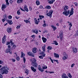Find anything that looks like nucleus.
<instances>
[{"label": "nucleus", "mask_w": 78, "mask_h": 78, "mask_svg": "<svg viewBox=\"0 0 78 78\" xmlns=\"http://www.w3.org/2000/svg\"><path fill=\"white\" fill-rule=\"evenodd\" d=\"M6 8V5L5 4H3L1 8L2 10H4V9H5V8Z\"/></svg>", "instance_id": "12"}, {"label": "nucleus", "mask_w": 78, "mask_h": 78, "mask_svg": "<svg viewBox=\"0 0 78 78\" xmlns=\"http://www.w3.org/2000/svg\"><path fill=\"white\" fill-rule=\"evenodd\" d=\"M32 50L34 53H36V52H37V48H34L32 49Z\"/></svg>", "instance_id": "10"}, {"label": "nucleus", "mask_w": 78, "mask_h": 78, "mask_svg": "<svg viewBox=\"0 0 78 78\" xmlns=\"http://www.w3.org/2000/svg\"><path fill=\"white\" fill-rule=\"evenodd\" d=\"M30 68L33 72H36V69L35 68V69H34V68L33 67V66H31L30 67Z\"/></svg>", "instance_id": "14"}, {"label": "nucleus", "mask_w": 78, "mask_h": 78, "mask_svg": "<svg viewBox=\"0 0 78 78\" xmlns=\"http://www.w3.org/2000/svg\"><path fill=\"white\" fill-rule=\"evenodd\" d=\"M69 9V7L68 6H65L64 8V11H67Z\"/></svg>", "instance_id": "16"}, {"label": "nucleus", "mask_w": 78, "mask_h": 78, "mask_svg": "<svg viewBox=\"0 0 78 78\" xmlns=\"http://www.w3.org/2000/svg\"><path fill=\"white\" fill-rule=\"evenodd\" d=\"M24 63H25V62L26 61V59L25 57H23V58Z\"/></svg>", "instance_id": "44"}, {"label": "nucleus", "mask_w": 78, "mask_h": 78, "mask_svg": "<svg viewBox=\"0 0 78 78\" xmlns=\"http://www.w3.org/2000/svg\"><path fill=\"white\" fill-rule=\"evenodd\" d=\"M17 14L18 15H20V12L19 11H18L17 12Z\"/></svg>", "instance_id": "57"}, {"label": "nucleus", "mask_w": 78, "mask_h": 78, "mask_svg": "<svg viewBox=\"0 0 78 78\" xmlns=\"http://www.w3.org/2000/svg\"><path fill=\"white\" fill-rule=\"evenodd\" d=\"M25 73H27V75H28V73H29V70L27 69H25Z\"/></svg>", "instance_id": "25"}, {"label": "nucleus", "mask_w": 78, "mask_h": 78, "mask_svg": "<svg viewBox=\"0 0 78 78\" xmlns=\"http://www.w3.org/2000/svg\"><path fill=\"white\" fill-rule=\"evenodd\" d=\"M6 36L4 35L2 38V43L3 44H5V41H6Z\"/></svg>", "instance_id": "7"}, {"label": "nucleus", "mask_w": 78, "mask_h": 78, "mask_svg": "<svg viewBox=\"0 0 78 78\" xmlns=\"http://www.w3.org/2000/svg\"><path fill=\"white\" fill-rule=\"evenodd\" d=\"M11 60H12V62H15V61H16V60L13 58H12Z\"/></svg>", "instance_id": "56"}, {"label": "nucleus", "mask_w": 78, "mask_h": 78, "mask_svg": "<svg viewBox=\"0 0 78 78\" xmlns=\"http://www.w3.org/2000/svg\"><path fill=\"white\" fill-rule=\"evenodd\" d=\"M62 78H69L68 77V76H67V75H66V74H65V73H63L62 76Z\"/></svg>", "instance_id": "9"}, {"label": "nucleus", "mask_w": 78, "mask_h": 78, "mask_svg": "<svg viewBox=\"0 0 78 78\" xmlns=\"http://www.w3.org/2000/svg\"><path fill=\"white\" fill-rule=\"evenodd\" d=\"M36 5H40V3L39 2V1H36Z\"/></svg>", "instance_id": "33"}, {"label": "nucleus", "mask_w": 78, "mask_h": 78, "mask_svg": "<svg viewBox=\"0 0 78 78\" xmlns=\"http://www.w3.org/2000/svg\"><path fill=\"white\" fill-rule=\"evenodd\" d=\"M45 9H51V6L50 5H47L45 7Z\"/></svg>", "instance_id": "20"}, {"label": "nucleus", "mask_w": 78, "mask_h": 78, "mask_svg": "<svg viewBox=\"0 0 78 78\" xmlns=\"http://www.w3.org/2000/svg\"><path fill=\"white\" fill-rule=\"evenodd\" d=\"M55 0H51V1H49L48 2V3L49 4H52L53 3V2H55Z\"/></svg>", "instance_id": "22"}, {"label": "nucleus", "mask_w": 78, "mask_h": 78, "mask_svg": "<svg viewBox=\"0 0 78 78\" xmlns=\"http://www.w3.org/2000/svg\"><path fill=\"white\" fill-rule=\"evenodd\" d=\"M53 42L54 43L55 45H58V42H57L56 41H54Z\"/></svg>", "instance_id": "35"}, {"label": "nucleus", "mask_w": 78, "mask_h": 78, "mask_svg": "<svg viewBox=\"0 0 78 78\" xmlns=\"http://www.w3.org/2000/svg\"><path fill=\"white\" fill-rule=\"evenodd\" d=\"M75 66V64L73 63V64L71 66V67L72 68L73 67V66Z\"/></svg>", "instance_id": "58"}, {"label": "nucleus", "mask_w": 78, "mask_h": 78, "mask_svg": "<svg viewBox=\"0 0 78 78\" xmlns=\"http://www.w3.org/2000/svg\"><path fill=\"white\" fill-rule=\"evenodd\" d=\"M47 33V30H45L44 31H43V33Z\"/></svg>", "instance_id": "54"}, {"label": "nucleus", "mask_w": 78, "mask_h": 78, "mask_svg": "<svg viewBox=\"0 0 78 78\" xmlns=\"http://www.w3.org/2000/svg\"><path fill=\"white\" fill-rule=\"evenodd\" d=\"M20 28V26H18L16 27V28L17 29H19V28Z\"/></svg>", "instance_id": "59"}, {"label": "nucleus", "mask_w": 78, "mask_h": 78, "mask_svg": "<svg viewBox=\"0 0 78 78\" xmlns=\"http://www.w3.org/2000/svg\"><path fill=\"white\" fill-rule=\"evenodd\" d=\"M47 68V66H43L42 67L43 69H46Z\"/></svg>", "instance_id": "41"}, {"label": "nucleus", "mask_w": 78, "mask_h": 78, "mask_svg": "<svg viewBox=\"0 0 78 78\" xmlns=\"http://www.w3.org/2000/svg\"><path fill=\"white\" fill-rule=\"evenodd\" d=\"M20 9L21 10V11H24V12H25V10H24V9H22V8H21V7L20 8Z\"/></svg>", "instance_id": "52"}, {"label": "nucleus", "mask_w": 78, "mask_h": 78, "mask_svg": "<svg viewBox=\"0 0 78 78\" xmlns=\"http://www.w3.org/2000/svg\"><path fill=\"white\" fill-rule=\"evenodd\" d=\"M8 19H12V16L9 15V16Z\"/></svg>", "instance_id": "46"}, {"label": "nucleus", "mask_w": 78, "mask_h": 78, "mask_svg": "<svg viewBox=\"0 0 78 78\" xmlns=\"http://www.w3.org/2000/svg\"><path fill=\"white\" fill-rule=\"evenodd\" d=\"M0 64H3V61H2L1 60H0Z\"/></svg>", "instance_id": "64"}, {"label": "nucleus", "mask_w": 78, "mask_h": 78, "mask_svg": "<svg viewBox=\"0 0 78 78\" xmlns=\"http://www.w3.org/2000/svg\"><path fill=\"white\" fill-rule=\"evenodd\" d=\"M73 53H76V52H77V49L76 48H73Z\"/></svg>", "instance_id": "23"}, {"label": "nucleus", "mask_w": 78, "mask_h": 78, "mask_svg": "<svg viewBox=\"0 0 78 78\" xmlns=\"http://www.w3.org/2000/svg\"><path fill=\"white\" fill-rule=\"evenodd\" d=\"M54 61H55L57 62V64H59V62H58V60H54Z\"/></svg>", "instance_id": "50"}, {"label": "nucleus", "mask_w": 78, "mask_h": 78, "mask_svg": "<svg viewBox=\"0 0 78 78\" xmlns=\"http://www.w3.org/2000/svg\"><path fill=\"white\" fill-rule=\"evenodd\" d=\"M75 6H78V4L77 3V2H76L75 3H74Z\"/></svg>", "instance_id": "49"}, {"label": "nucleus", "mask_w": 78, "mask_h": 78, "mask_svg": "<svg viewBox=\"0 0 78 78\" xmlns=\"http://www.w3.org/2000/svg\"><path fill=\"white\" fill-rule=\"evenodd\" d=\"M73 13H74V12H69V14H70V15H72L73 14Z\"/></svg>", "instance_id": "43"}, {"label": "nucleus", "mask_w": 78, "mask_h": 78, "mask_svg": "<svg viewBox=\"0 0 78 78\" xmlns=\"http://www.w3.org/2000/svg\"><path fill=\"white\" fill-rule=\"evenodd\" d=\"M38 30H34L33 31V33H35L37 34H38Z\"/></svg>", "instance_id": "30"}, {"label": "nucleus", "mask_w": 78, "mask_h": 78, "mask_svg": "<svg viewBox=\"0 0 78 78\" xmlns=\"http://www.w3.org/2000/svg\"><path fill=\"white\" fill-rule=\"evenodd\" d=\"M31 37L32 38H33V37H35L36 36H35V35H33L31 36Z\"/></svg>", "instance_id": "55"}, {"label": "nucleus", "mask_w": 78, "mask_h": 78, "mask_svg": "<svg viewBox=\"0 0 78 78\" xmlns=\"http://www.w3.org/2000/svg\"><path fill=\"white\" fill-rule=\"evenodd\" d=\"M32 65L34 66V67L36 68L37 67V63L36 62V60L34 59L32 63Z\"/></svg>", "instance_id": "2"}, {"label": "nucleus", "mask_w": 78, "mask_h": 78, "mask_svg": "<svg viewBox=\"0 0 78 78\" xmlns=\"http://www.w3.org/2000/svg\"><path fill=\"white\" fill-rule=\"evenodd\" d=\"M16 47V45L15 44H14L12 47V49H15Z\"/></svg>", "instance_id": "37"}, {"label": "nucleus", "mask_w": 78, "mask_h": 78, "mask_svg": "<svg viewBox=\"0 0 78 78\" xmlns=\"http://www.w3.org/2000/svg\"><path fill=\"white\" fill-rule=\"evenodd\" d=\"M3 67L4 69H7V66H6Z\"/></svg>", "instance_id": "51"}, {"label": "nucleus", "mask_w": 78, "mask_h": 78, "mask_svg": "<svg viewBox=\"0 0 78 78\" xmlns=\"http://www.w3.org/2000/svg\"><path fill=\"white\" fill-rule=\"evenodd\" d=\"M29 19H30V18H29L28 20H24V22H25L26 23H30V20H29Z\"/></svg>", "instance_id": "29"}, {"label": "nucleus", "mask_w": 78, "mask_h": 78, "mask_svg": "<svg viewBox=\"0 0 78 78\" xmlns=\"http://www.w3.org/2000/svg\"><path fill=\"white\" fill-rule=\"evenodd\" d=\"M67 75L69 78H71L72 77V76L71 75V74H70V73H68Z\"/></svg>", "instance_id": "34"}, {"label": "nucleus", "mask_w": 78, "mask_h": 78, "mask_svg": "<svg viewBox=\"0 0 78 78\" xmlns=\"http://www.w3.org/2000/svg\"><path fill=\"white\" fill-rule=\"evenodd\" d=\"M51 28H53L54 31H55V30H56V29L57 28L56 27H55L53 26H51Z\"/></svg>", "instance_id": "26"}, {"label": "nucleus", "mask_w": 78, "mask_h": 78, "mask_svg": "<svg viewBox=\"0 0 78 78\" xmlns=\"http://www.w3.org/2000/svg\"><path fill=\"white\" fill-rule=\"evenodd\" d=\"M7 31L8 33H11V31H12V28H8Z\"/></svg>", "instance_id": "11"}, {"label": "nucleus", "mask_w": 78, "mask_h": 78, "mask_svg": "<svg viewBox=\"0 0 78 78\" xmlns=\"http://www.w3.org/2000/svg\"><path fill=\"white\" fill-rule=\"evenodd\" d=\"M7 21L9 25H12L13 24V22H12V21L11 20H7Z\"/></svg>", "instance_id": "13"}, {"label": "nucleus", "mask_w": 78, "mask_h": 78, "mask_svg": "<svg viewBox=\"0 0 78 78\" xmlns=\"http://www.w3.org/2000/svg\"><path fill=\"white\" fill-rule=\"evenodd\" d=\"M54 54L55 58H59V54H57L56 53H54Z\"/></svg>", "instance_id": "19"}, {"label": "nucleus", "mask_w": 78, "mask_h": 78, "mask_svg": "<svg viewBox=\"0 0 78 78\" xmlns=\"http://www.w3.org/2000/svg\"><path fill=\"white\" fill-rule=\"evenodd\" d=\"M39 17L40 18V19L41 20H42V19H44V16L42 15H40L39 16Z\"/></svg>", "instance_id": "31"}, {"label": "nucleus", "mask_w": 78, "mask_h": 78, "mask_svg": "<svg viewBox=\"0 0 78 78\" xmlns=\"http://www.w3.org/2000/svg\"><path fill=\"white\" fill-rule=\"evenodd\" d=\"M39 58H40V59H43V58H44V57H42V56H39Z\"/></svg>", "instance_id": "53"}, {"label": "nucleus", "mask_w": 78, "mask_h": 78, "mask_svg": "<svg viewBox=\"0 0 78 78\" xmlns=\"http://www.w3.org/2000/svg\"><path fill=\"white\" fill-rule=\"evenodd\" d=\"M10 44V42H7V43L6 44V45H9Z\"/></svg>", "instance_id": "61"}, {"label": "nucleus", "mask_w": 78, "mask_h": 78, "mask_svg": "<svg viewBox=\"0 0 78 78\" xmlns=\"http://www.w3.org/2000/svg\"><path fill=\"white\" fill-rule=\"evenodd\" d=\"M5 2H6V5H7V6H8L9 5V3L8 2V0H6Z\"/></svg>", "instance_id": "32"}, {"label": "nucleus", "mask_w": 78, "mask_h": 78, "mask_svg": "<svg viewBox=\"0 0 78 78\" xmlns=\"http://www.w3.org/2000/svg\"><path fill=\"white\" fill-rule=\"evenodd\" d=\"M27 55L29 56H32V57H34V54L32 52H27Z\"/></svg>", "instance_id": "6"}, {"label": "nucleus", "mask_w": 78, "mask_h": 78, "mask_svg": "<svg viewBox=\"0 0 78 78\" xmlns=\"http://www.w3.org/2000/svg\"><path fill=\"white\" fill-rule=\"evenodd\" d=\"M10 43H11V45H12L14 44V43L12 42V40H11Z\"/></svg>", "instance_id": "38"}, {"label": "nucleus", "mask_w": 78, "mask_h": 78, "mask_svg": "<svg viewBox=\"0 0 78 78\" xmlns=\"http://www.w3.org/2000/svg\"><path fill=\"white\" fill-rule=\"evenodd\" d=\"M43 27H45L46 26H47V24H44L43 25Z\"/></svg>", "instance_id": "60"}, {"label": "nucleus", "mask_w": 78, "mask_h": 78, "mask_svg": "<svg viewBox=\"0 0 78 78\" xmlns=\"http://www.w3.org/2000/svg\"><path fill=\"white\" fill-rule=\"evenodd\" d=\"M38 69L41 72H44V70L42 69V68L41 67H38Z\"/></svg>", "instance_id": "27"}, {"label": "nucleus", "mask_w": 78, "mask_h": 78, "mask_svg": "<svg viewBox=\"0 0 78 78\" xmlns=\"http://www.w3.org/2000/svg\"><path fill=\"white\" fill-rule=\"evenodd\" d=\"M5 20H6V18H5L2 19V22H3V23L5 22Z\"/></svg>", "instance_id": "47"}, {"label": "nucleus", "mask_w": 78, "mask_h": 78, "mask_svg": "<svg viewBox=\"0 0 78 78\" xmlns=\"http://www.w3.org/2000/svg\"><path fill=\"white\" fill-rule=\"evenodd\" d=\"M67 57L64 56L63 58V60H65L66 59H67Z\"/></svg>", "instance_id": "48"}, {"label": "nucleus", "mask_w": 78, "mask_h": 78, "mask_svg": "<svg viewBox=\"0 0 78 78\" xmlns=\"http://www.w3.org/2000/svg\"><path fill=\"white\" fill-rule=\"evenodd\" d=\"M42 40L44 43H45L46 42V41H47V38L44 37H42Z\"/></svg>", "instance_id": "18"}, {"label": "nucleus", "mask_w": 78, "mask_h": 78, "mask_svg": "<svg viewBox=\"0 0 78 78\" xmlns=\"http://www.w3.org/2000/svg\"><path fill=\"white\" fill-rule=\"evenodd\" d=\"M24 11H25L27 12H28V8L27 7V5H25L24 7Z\"/></svg>", "instance_id": "15"}, {"label": "nucleus", "mask_w": 78, "mask_h": 78, "mask_svg": "<svg viewBox=\"0 0 78 78\" xmlns=\"http://www.w3.org/2000/svg\"><path fill=\"white\" fill-rule=\"evenodd\" d=\"M53 11L52 10L50 11L48 13H47L46 15L49 17H50V18H51L52 17V14Z\"/></svg>", "instance_id": "3"}, {"label": "nucleus", "mask_w": 78, "mask_h": 78, "mask_svg": "<svg viewBox=\"0 0 78 78\" xmlns=\"http://www.w3.org/2000/svg\"><path fill=\"white\" fill-rule=\"evenodd\" d=\"M74 10V9H73V8H72L71 9V10H70V11L71 12H74L73 11Z\"/></svg>", "instance_id": "45"}, {"label": "nucleus", "mask_w": 78, "mask_h": 78, "mask_svg": "<svg viewBox=\"0 0 78 78\" xmlns=\"http://www.w3.org/2000/svg\"><path fill=\"white\" fill-rule=\"evenodd\" d=\"M16 59L17 61H20V57H19L18 56V57H16Z\"/></svg>", "instance_id": "39"}, {"label": "nucleus", "mask_w": 78, "mask_h": 78, "mask_svg": "<svg viewBox=\"0 0 78 78\" xmlns=\"http://www.w3.org/2000/svg\"><path fill=\"white\" fill-rule=\"evenodd\" d=\"M69 25H70V27H69L70 28H71V27H72V24L71 23H69Z\"/></svg>", "instance_id": "62"}, {"label": "nucleus", "mask_w": 78, "mask_h": 78, "mask_svg": "<svg viewBox=\"0 0 78 78\" xmlns=\"http://www.w3.org/2000/svg\"><path fill=\"white\" fill-rule=\"evenodd\" d=\"M34 21H35V23L36 24H38L39 23V21H38V22L37 21V20L36 19V18L34 19Z\"/></svg>", "instance_id": "28"}, {"label": "nucleus", "mask_w": 78, "mask_h": 78, "mask_svg": "<svg viewBox=\"0 0 78 78\" xmlns=\"http://www.w3.org/2000/svg\"><path fill=\"white\" fill-rule=\"evenodd\" d=\"M48 50H51L52 49V48L50 46H48L47 48Z\"/></svg>", "instance_id": "36"}, {"label": "nucleus", "mask_w": 78, "mask_h": 78, "mask_svg": "<svg viewBox=\"0 0 78 78\" xmlns=\"http://www.w3.org/2000/svg\"><path fill=\"white\" fill-rule=\"evenodd\" d=\"M69 13H70V10H68V11H64V12H63V14L66 16H67L69 14Z\"/></svg>", "instance_id": "4"}, {"label": "nucleus", "mask_w": 78, "mask_h": 78, "mask_svg": "<svg viewBox=\"0 0 78 78\" xmlns=\"http://www.w3.org/2000/svg\"><path fill=\"white\" fill-rule=\"evenodd\" d=\"M9 71L7 69H3L1 71L0 73L2 75H4V74H7L8 73Z\"/></svg>", "instance_id": "1"}, {"label": "nucleus", "mask_w": 78, "mask_h": 78, "mask_svg": "<svg viewBox=\"0 0 78 78\" xmlns=\"http://www.w3.org/2000/svg\"><path fill=\"white\" fill-rule=\"evenodd\" d=\"M46 47V45H44V46L42 47V50L44 51H45Z\"/></svg>", "instance_id": "21"}, {"label": "nucleus", "mask_w": 78, "mask_h": 78, "mask_svg": "<svg viewBox=\"0 0 78 78\" xmlns=\"http://www.w3.org/2000/svg\"><path fill=\"white\" fill-rule=\"evenodd\" d=\"M5 52L7 53L9 52V53L12 54L11 51L10 50V48H7V49H6V50L5 51Z\"/></svg>", "instance_id": "8"}, {"label": "nucleus", "mask_w": 78, "mask_h": 78, "mask_svg": "<svg viewBox=\"0 0 78 78\" xmlns=\"http://www.w3.org/2000/svg\"><path fill=\"white\" fill-rule=\"evenodd\" d=\"M44 52L42 51L41 52L40 54L41 55H43V54H44Z\"/></svg>", "instance_id": "63"}, {"label": "nucleus", "mask_w": 78, "mask_h": 78, "mask_svg": "<svg viewBox=\"0 0 78 78\" xmlns=\"http://www.w3.org/2000/svg\"><path fill=\"white\" fill-rule=\"evenodd\" d=\"M9 2L10 3V4H12L13 3H14V1L12 0H10L9 1Z\"/></svg>", "instance_id": "42"}, {"label": "nucleus", "mask_w": 78, "mask_h": 78, "mask_svg": "<svg viewBox=\"0 0 78 78\" xmlns=\"http://www.w3.org/2000/svg\"><path fill=\"white\" fill-rule=\"evenodd\" d=\"M59 37L61 41H62V38H63V34L62 32H60L59 34Z\"/></svg>", "instance_id": "5"}, {"label": "nucleus", "mask_w": 78, "mask_h": 78, "mask_svg": "<svg viewBox=\"0 0 78 78\" xmlns=\"http://www.w3.org/2000/svg\"><path fill=\"white\" fill-rule=\"evenodd\" d=\"M21 55L20 58H23V56H25V54H24L23 52H21Z\"/></svg>", "instance_id": "24"}, {"label": "nucleus", "mask_w": 78, "mask_h": 78, "mask_svg": "<svg viewBox=\"0 0 78 78\" xmlns=\"http://www.w3.org/2000/svg\"><path fill=\"white\" fill-rule=\"evenodd\" d=\"M23 2V0H17V3L18 4H19V3H22Z\"/></svg>", "instance_id": "17"}, {"label": "nucleus", "mask_w": 78, "mask_h": 78, "mask_svg": "<svg viewBox=\"0 0 78 78\" xmlns=\"http://www.w3.org/2000/svg\"><path fill=\"white\" fill-rule=\"evenodd\" d=\"M63 55L64 56H66V57H67V54L66 52H64L63 53Z\"/></svg>", "instance_id": "40"}]
</instances>
